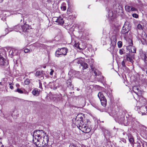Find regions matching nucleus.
<instances>
[{"label":"nucleus","instance_id":"f257e3e1","mask_svg":"<svg viewBox=\"0 0 147 147\" xmlns=\"http://www.w3.org/2000/svg\"><path fill=\"white\" fill-rule=\"evenodd\" d=\"M83 114L82 113L78 114L75 119V123L78 127L84 133H88L91 131L90 129L86 123L83 124Z\"/></svg>","mask_w":147,"mask_h":147},{"label":"nucleus","instance_id":"f03ea898","mask_svg":"<svg viewBox=\"0 0 147 147\" xmlns=\"http://www.w3.org/2000/svg\"><path fill=\"white\" fill-rule=\"evenodd\" d=\"M46 135L45 132L43 130H35L33 133V140L34 141L38 140L43 138Z\"/></svg>","mask_w":147,"mask_h":147},{"label":"nucleus","instance_id":"7ed1b4c3","mask_svg":"<svg viewBox=\"0 0 147 147\" xmlns=\"http://www.w3.org/2000/svg\"><path fill=\"white\" fill-rule=\"evenodd\" d=\"M49 139V136L47 135L43 138L36 140L37 142H35V143L36 145H39V147H47Z\"/></svg>","mask_w":147,"mask_h":147},{"label":"nucleus","instance_id":"20e7f679","mask_svg":"<svg viewBox=\"0 0 147 147\" xmlns=\"http://www.w3.org/2000/svg\"><path fill=\"white\" fill-rule=\"evenodd\" d=\"M68 50L65 47L58 48L55 52V56L58 57H61L63 55L65 56L66 55Z\"/></svg>","mask_w":147,"mask_h":147},{"label":"nucleus","instance_id":"39448f33","mask_svg":"<svg viewBox=\"0 0 147 147\" xmlns=\"http://www.w3.org/2000/svg\"><path fill=\"white\" fill-rule=\"evenodd\" d=\"M132 90L134 92L140 97L139 100L140 102H141V99L143 98L142 95L144 93V91L140 89V86H133L132 88Z\"/></svg>","mask_w":147,"mask_h":147},{"label":"nucleus","instance_id":"423d86ee","mask_svg":"<svg viewBox=\"0 0 147 147\" xmlns=\"http://www.w3.org/2000/svg\"><path fill=\"white\" fill-rule=\"evenodd\" d=\"M133 147H147V143L144 141L139 140L135 143L133 145Z\"/></svg>","mask_w":147,"mask_h":147},{"label":"nucleus","instance_id":"0eeeda50","mask_svg":"<svg viewBox=\"0 0 147 147\" xmlns=\"http://www.w3.org/2000/svg\"><path fill=\"white\" fill-rule=\"evenodd\" d=\"M111 44L112 45L110 47V49H111V51H113L115 48V46L116 44L117 39L116 36H112L111 38Z\"/></svg>","mask_w":147,"mask_h":147},{"label":"nucleus","instance_id":"6e6552de","mask_svg":"<svg viewBox=\"0 0 147 147\" xmlns=\"http://www.w3.org/2000/svg\"><path fill=\"white\" fill-rule=\"evenodd\" d=\"M140 58L147 65V53L141 50L140 51Z\"/></svg>","mask_w":147,"mask_h":147},{"label":"nucleus","instance_id":"1a4fd4ad","mask_svg":"<svg viewBox=\"0 0 147 147\" xmlns=\"http://www.w3.org/2000/svg\"><path fill=\"white\" fill-rule=\"evenodd\" d=\"M53 20L56 24L62 25L64 23V20L61 17H59L58 18L55 17Z\"/></svg>","mask_w":147,"mask_h":147},{"label":"nucleus","instance_id":"9d476101","mask_svg":"<svg viewBox=\"0 0 147 147\" xmlns=\"http://www.w3.org/2000/svg\"><path fill=\"white\" fill-rule=\"evenodd\" d=\"M130 28L128 24H125L121 30V32L123 34H125L127 33L129 30Z\"/></svg>","mask_w":147,"mask_h":147},{"label":"nucleus","instance_id":"9b49d317","mask_svg":"<svg viewBox=\"0 0 147 147\" xmlns=\"http://www.w3.org/2000/svg\"><path fill=\"white\" fill-rule=\"evenodd\" d=\"M125 10L128 12L137 10V9L136 8L128 5L125 6Z\"/></svg>","mask_w":147,"mask_h":147},{"label":"nucleus","instance_id":"f8f14e48","mask_svg":"<svg viewBox=\"0 0 147 147\" xmlns=\"http://www.w3.org/2000/svg\"><path fill=\"white\" fill-rule=\"evenodd\" d=\"M45 74V72L43 71H37L35 73V76L41 78V79L42 80L44 78V76Z\"/></svg>","mask_w":147,"mask_h":147},{"label":"nucleus","instance_id":"ddd939ff","mask_svg":"<svg viewBox=\"0 0 147 147\" xmlns=\"http://www.w3.org/2000/svg\"><path fill=\"white\" fill-rule=\"evenodd\" d=\"M126 48L127 50L129 52H131L134 53L136 52V48L134 47H133L132 45H128V46Z\"/></svg>","mask_w":147,"mask_h":147},{"label":"nucleus","instance_id":"4468645a","mask_svg":"<svg viewBox=\"0 0 147 147\" xmlns=\"http://www.w3.org/2000/svg\"><path fill=\"white\" fill-rule=\"evenodd\" d=\"M31 28L30 26H29L28 25L24 24L23 26L21 27V30L24 32H27V30Z\"/></svg>","mask_w":147,"mask_h":147},{"label":"nucleus","instance_id":"2eb2a0df","mask_svg":"<svg viewBox=\"0 0 147 147\" xmlns=\"http://www.w3.org/2000/svg\"><path fill=\"white\" fill-rule=\"evenodd\" d=\"M78 64H80L81 66L83 67V69H85L88 67V65L87 63L83 62L82 60H78L77 62Z\"/></svg>","mask_w":147,"mask_h":147},{"label":"nucleus","instance_id":"dca6fc26","mask_svg":"<svg viewBox=\"0 0 147 147\" xmlns=\"http://www.w3.org/2000/svg\"><path fill=\"white\" fill-rule=\"evenodd\" d=\"M126 135L127 136L128 139L129 140V141L132 144V146L133 145L134 142V139L130 134H127Z\"/></svg>","mask_w":147,"mask_h":147},{"label":"nucleus","instance_id":"f3484780","mask_svg":"<svg viewBox=\"0 0 147 147\" xmlns=\"http://www.w3.org/2000/svg\"><path fill=\"white\" fill-rule=\"evenodd\" d=\"M101 105L104 107L106 106L107 105V100L106 98L100 99Z\"/></svg>","mask_w":147,"mask_h":147},{"label":"nucleus","instance_id":"a211bd4d","mask_svg":"<svg viewBox=\"0 0 147 147\" xmlns=\"http://www.w3.org/2000/svg\"><path fill=\"white\" fill-rule=\"evenodd\" d=\"M121 118H120L119 117L117 118V121L120 122V123H122L124 122V116L123 115H121Z\"/></svg>","mask_w":147,"mask_h":147},{"label":"nucleus","instance_id":"6ab92c4d","mask_svg":"<svg viewBox=\"0 0 147 147\" xmlns=\"http://www.w3.org/2000/svg\"><path fill=\"white\" fill-rule=\"evenodd\" d=\"M126 59L127 61H129L132 63H133L134 61L132 58L129 55H127Z\"/></svg>","mask_w":147,"mask_h":147},{"label":"nucleus","instance_id":"aec40b11","mask_svg":"<svg viewBox=\"0 0 147 147\" xmlns=\"http://www.w3.org/2000/svg\"><path fill=\"white\" fill-rule=\"evenodd\" d=\"M21 27L22 26L20 25L17 26L14 28V30L16 32L19 31L20 32L21 30H22Z\"/></svg>","mask_w":147,"mask_h":147},{"label":"nucleus","instance_id":"412c9836","mask_svg":"<svg viewBox=\"0 0 147 147\" xmlns=\"http://www.w3.org/2000/svg\"><path fill=\"white\" fill-rule=\"evenodd\" d=\"M32 94L35 96H38L39 94V92L36 89H34L32 92Z\"/></svg>","mask_w":147,"mask_h":147},{"label":"nucleus","instance_id":"4be33fe9","mask_svg":"<svg viewBox=\"0 0 147 147\" xmlns=\"http://www.w3.org/2000/svg\"><path fill=\"white\" fill-rule=\"evenodd\" d=\"M98 96V97L100 99L105 98L104 95H103V93L101 92H99Z\"/></svg>","mask_w":147,"mask_h":147},{"label":"nucleus","instance_id":"5701e85b","mask_svg":"<svg viewBox=\"0 0 147 147\" xmlns=\"http://www.w3.org/2000/svg\"><path fill=\"white\" fill-rule=\"evenodd\" d=\"M10 31H9V30L8 28H6L3 32V34L1 36V37L2 36H5Z\"/></svg>","mask_w":147,"mask_h":147},{"label":"nucleus","instance_id":"b1692460","mask_svg":"<svg viewBox=\"0 0 147 147\" xmlns=\"http://www.w3.org/2000/svg\"><path fill=\"white\" fill-rule=\"evenodd\" d=\"M137 27L138 29L140 30H142L144 28V26L143 25L139 24L137 25Z\"/></svg>","mask_w":147,"mask_h":147},{"label":"nucleus","instance_id":"393cba45","mask_svg":"<svg viewBox=\"0 0 147 147\" xmlns=\"http://www.w3.org/2000/svg\"><path fill=\"white\" fill-rule=\"evenodd\" d=\"M15 92H18L20 94H22L24 93L23 91L19 88H17V89L15 91Z\"/></svg>","mask_w":147,"mask_h":147},{"label":"nucleus","instance_id":"a878e982","mask_svg":"<svg viewBox=\"0 0 147 147\" xmlns=\"http://www.w3.org/2000/svg\"><path fill=\"white\" fill-rule=\"evenodd\" d=\"M142 38L145 41H147V36L145 33L144 34H142Z\"/></svg>","mask_w":147,"mask_h":147},{"label":"nucleus","instance_id":"bb28decb","mask_svg":"<svg viewBox=\"0 0 147 147\" xmlns=\"http://www.w3.org/2000/svg\"><path fill=\"white\" fill-rule=\"evenodd\" d=\"M108 15L109 17H112L113 15L112 11L111 10H109L108 12Z\"/></svg>","mask_w":147,"mask_h":147},{"label":"nucleus","instance_id":"cd10ccee","mask_svg":"<svg viewBox=\"0 0 147 147\" xmlns=\"http://www.w3.org/2000/svg\"><path fill=\"white\" fill-rule=\"evenodd\" d=\"M140 110L142 111L143 110L144 111L146 110V113H147V106L146 107H142L140 108Z\"/></svg>","mask_w":147,"mask_h":147},{"label":"nucleus","instance_id":"c85d7f7f","mask_svg":"<svg viewBox=\"0 0 147 147\" xmlns=\"http://www.w3.org/2000/svg\"><path fill=\"white\" fill-rule=\"evenodd\" d=\"M124 49H122L119 50V54L121 55L124 54Z\"/></svg>","mask_w":147,"mask_h":147},{"label":"nucleus","instance_id":"c756f323","mask_svg":"<svg viewBox=\"0 0 147 147\" xmlns=\"http://www.w3.org/2000/svg\"><path fill=\"white\" fill-rule=\"evenodd\" d=\"M67 84L68 86H71V82L70 80H68L67 81Z\"/></svg>","mask_w":147,"mask_h":147},{"label":"nucleus","instance_id":"7c9ffc66","mask_svg":"<svg viewBox=\"0 0 147 147\" xmlns=\"http://www.w3.org/2000/svg\"><path fill=\"white\" fill-rule=\"evenodd\" d=\"M128 43L129 45H133V42L132 40L131 39H129L128 40Z\"/></svg>","mask_w":147,"mask_h":147},{"label":"nucleus","instance_id":"2f4dec72","mask_svg":"<svg viewBox=\"0 0 147 147\" xmlns=\"http://www.w3.org/2000/svg\"><path fill=\"white\" fill-rule=\"evenodd\" d=\"M132 16L134 18H138V15L136 13H133L132 14Z\"/></svg>","mask_w":147,"mask_h":147},{"label":"nucleus","instance_id":"473e14b6","mask_svg":"<svg viewBox=\"0 0 147 147\" xmlns=\"http://www.w3.org/2000/svg\"><path fill=\"white\" fill-rule=\"evenodd\" d=\"M118 46L119 48H121L122 46V42L121 41H119L118 42Z\"/></svg>","mask_w":147,"mask_h":147},{"label":"nucleus","instance_id":"72a5a7b5","mask_svg":"<svg viewBox=\"0 0 147 147\" xmlns=\"http://www.w3.org/2000/svg\"><path fill=\"white\" fill-rule=\"evenodd\" d=\"M39 83V88H42V84L41 83V81L40 80H38Z\"/></svg>","mask_w":147,"mask_h":147},{"label":"nucleus","instance_id":"f704fd0d","mask_svg":"<svg viewBox=\"0 0 147 147\" xmlns=\"http://www.w3.org/2000/svg\"><path fill=\"white\" fill-rule=\"evenodd\" d=\"M24 83L25 84L28 85L29 84L30 82L29 80L27 79L25 80Z\"/></svg>","mask_w":147,"mask_h":147},{"label":"nucleus","instance_id":"c9c22d12","mask_svg":"<svg viewBox=\"0 0 147 147\" xmlns=\"http://www.w3.org/2000/svg\"><path fill=\"white\" fill-rule=\"evenodd\" d=\"M57 97L58 98V100H61L62 98L61 95V94L58 95L57 96Z\"/></svg>","mask_w":147,"mask_h":147},{"label":"nucleus","instance_id":"e433bc0d","mask_svg":"<svg viewBox=\"0 0 147 147\" xmlns=\"http://www.w3.org/2000/svg\"><path fill=\"white\" fill-rule=\"evenodd\" d=\"M107 94L108 96L110 98H111L112 97V94L110 92H107Z\"/></svg>","mask_w":147,"mask_h":147},{"label":"nucleus","instance_id":"4c0bfd02","mask_svg":"<svg viewBox=\"0 0 147 147\" xmlns=\"http://www.w3.org/2000/svg\"><path fill=\"white\" fill-rule=\"evenodd\" d=\"M122 142L123 143H125L126 142V140L123 138H121L120 139V142Z\"/></svg>","mask_w":147,"mask_h":147},{"label":"nucleus","instance_id":"58836bf2","mask_svg":"<svg viewBox=\"0 0 147 147\" xmlns=\"http://www.w3.org/2000/svg\"><path fill=\"white\" fill-rule=\"evenodd\" d=\"M61 9L62 10L65 11L66 10V6H63L61 7Z\"/></svg>","mask_w":147,"mask_h":147},{"label":"nucleus","instance_id":"ea45409f","mask_svg":"<svg viewBox=\"0 0 147 147\" xmlns=\"http://www.w3.org/2000/svg\"><path fill=\"white\" fill-rule=\"evenodd\" d=\"M9 84L10 86L9 88L11 89H13V87L12 85H11L12 84L11 82H9Z\"/></svg>","mask_w":147,"mask_h":147},{"label":"nucleus","instance_id":"a19ab883","mask_svg":"<svg viewBox=\"0 0 147 147\" xmlns=\"http://www.w3.org/2000/svg\"><path fill=\"white\" fill-rule=\"evenodd\" d=\"M94 73L96 76H98L100 74V72H97L96 71H95Z\"/></svg>","mask_w":147,"mask_h":147},{"label":"nucleus","instance_id":"79ce46f5","mask_svg":"<svg viewBox=\"0 0 147 147\" xmlns=\"http://www.w3.org/2000/svg\"><path fill=\"white\" fill-rule=\"evenodd\" d=\"M30 51V50L28 49H24V52L25 53H28Z\"/></svg>","mask_w":147,"mask_h":147},{"label":"nucleus","instance_id":"37998d69","mask_svg":"<svg viewBox=\"0 0 147 147\" xmlns=\"http://www.w3.org/2000/svg\"><path fill=\"white\" fill-rule=\"evenodd\" d=\"M54 72V70L52 69H51V71L50 73V74L51 75H52Z\"/></svg>","mask_w":147,"mask_h":147},{"label":"nucleus","instance_id":"c03bdc74","mask_svg":"<svg viewBox=\"0 0 147 147\" xmlns=\"http://www.w3.org/2000/svg\"><path fill=\"white\" fill-rule=\"evenodd\" d=\"M11 53V56H13L14 55V54H13V51H10L9 52V54H10V53Z\"/></svg>","mask_w":147,"mask_h":147},{"label":"nucleus","instance_id":"a18cd8bd","mask_svg":"<svg viewBox=\"0 0 147 147\" xmlns=\"http://www.w3.org/2000/svg\"><path fill=\"white\" fill-rule=\"evenodd\" d=\"M122 65L123 67L125 66V64L124 61L123 60L122 62Z\"/></svg>","mask_w":147,"mask_h":147},{"label":"nucleus","instance_id":"49530a36","mask_svg":"<svg viewBox=\"0 0 147 147\" xmlns=\"http://www.w3.org/2000/svg\"><path fill=\"white\" fill-rule=\"evenodd\" d=\"M69 147H76L74 144H71L69 145Z\"/></svg>","mask_w":147,"mask_h":147},{"label":"nucleus","instance_id":"de8ad7c7","mask_svg":"<svg viewBox=\"0 0 147 147\" xmlns=\"http://www.w3.org/2000/svg\"><path fill=\"white\" fill-rule=\"evenodd\" d=\"M16 87L18 88H19V87L20 86V85H19V84H16Z\"/></svg>","mask_w":147,"mask_h":147},{"label":"nucleus","instance_id":"09e8293b","mask_svg":"<svg viewBox=\"0 0 147 147\" xmlns=\"http://www.w3.org/2000/svg\"><path fill=\"white\" fill-rule=\"evenodd\" d=\"M0 147H3L2 143L0 142Z\"/></svg>","mask_w":147,"mask_h":147},{"label":"nucleus","instance_id":"8fccbe9b","mask_svg":"<svg viewBox=\"0 0 147 147\" xmlns=\"http://www.w3.org/2000/svg\"><path fill=\"white\" fill-rule=\"evenodd\" d=\"M47 1L48 3H51V0H47Z\"/></svg>","mask_w":147,"mask_h":147},{"label":"nucleus","instance_id":"3c124183","mask_svg":"<svg viewBox=\"0 0 147 147\" xmlns=\"http://www.w3.org/2000/svg\"><path fill=\"white\" fill-rule=\"evenodd\" d=\"M126 134V132H124L123 133V136H125V134Z\"/></svg>","mask_w":147,"mask_h":147},{"label":"nucleus","instance_id":"603ef678","mask_svg":"<svg viewBox=\"0 0 147 147\" xmlns=\"http://www.w3.org/2000/svg\"><path fill=\"white\" fill-rule=\"evenodd\" d=\"M120 116H121V115H119V116H118L117 117V118L118 117H119L120 118H121V117H120Z\"/></svg>","mask_w":147,"mask_h":147},{"label":"nucleus","instance_id":"864d4df0","mask_svg":"<svg viewBox=\"0 0 147 147\" xmlns=\"http://www.w3.org/2000/svg\"><path fill=\"white\" fill-rule=\"evenodd\" d=\"M141 112L142 113V115H145V113L142 112V111Z\"/></svg>","mask_w":147,"mask_h":147},{"label":"nucleus","instance_id":"5fc2aeb1","mask_svg":"<svg viewBox=\"0 0 147 147\" xmlns=\"http://www.w3.org/2000/svg\"><path fill=\"white\" fill-rule=\"evenodd\" d=\"M76 47H77L78 48H79V46H77V45H76Z\"/></svg>","mask_w":147,"mask_h":147},{"label":"nucleus","instance_id":"6e6d98bb","mask_svg":"<svg viewBox=\"0 0 147 147\" xmlns=\"http://www.w3.org/2000/svg\"><path fill=\"white\" fill-rule=\"evenodd\" d=\"M3 0H0V3H1L3 2Z\"/></svg>","mask_w":147,"mask_h":147},{"label":"nucleus","instance_id":"4d7b16f0","mask_svg":"<svg viewBox=\"0 0 147 147\" xmlns=\"http://www.w3.org/2000/svg\"><path fill=\"white\" fill-rule=\"evenodd\" d=\"M46 66H43V68H46Z\"/></svg>","mask_w":147,"mask_h":147},{"label":"nucleus","instance_id":"13d9d810","mask_svg":"<svg viewBox=\"0 0 147 147\" xmlns=\"http://www.w3.org/2000/svg\"><path fill=\"white\" fill-rule=\"evenodd\" d=\"M41 44H38V46H40Z\"/></svg>","mask_w":147,"mask_h":147},{"label":"nucleus","instance_id":"bf43d9fd","mask_svg":"<svg viewBox=\"0 0 147 147\" xmlns=\"http://www.w3.org/2000/svg\"><path fill=\"white\" fill-rule=\"evenodd\" d=\"M77 90H79V89H78H78H77Z\"/></svg>","mask_w":147,"mask_h":147},{"label":"nucleus","instance_id":"052dcab7","mask_svg":"<svg viewBox=\"0 0 147 147\" xmlns=\"http://www.w3.org/2000/svg\"><path fill=\"white\" fill-rule=\"evenodd\" d=\"M57 88V87H55V89H56Z\"/></svg>","mask_w":147,"mask_h":147},{"label":"nucleus","instance_id":"680f3d73","mask_svg":"<svg viewBox=\"0 0 147 147\" xmlns=\"http://www.w3.org/2000/svg\"><path fill=\"white\" fill-rule=\"evenodd\" d=\"M146 74H147V71H146Z\"/></svg>","mask_w":147,"mask_h":147},{"label":"nucleus","instance_id":"e2e57ef3","mask_svg":"<svg viewBox=\"0 0 147 147\" xmlns=\"http://www.w3.org/2000/svg\"><path fill=\"white\" fill-rule=\"evenodd\" d=\"M22 19H21V21H22Z\"/></svg>","mask_w":147,"mask_h":147},{"label":"nucleus","instance_id":"0e129e2a","mask_svg":"<svg viewBox=\"0 0 147 147\" xmlns=\"http://www.w3.org/2000/svg\"><path fill=\"white\" fill-rule=\"evenodd\" d=\"M1 82H0V84H1Z\"/></svg>","mask_w":147,"mask_h":147}]
</instances>
